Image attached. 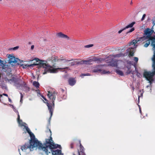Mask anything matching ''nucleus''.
<instances>
[{
    "label": "nucleus",
    "mask_w": 155,
    "mask_h": 155,
    "mask_svg": "<svg viewBox=\"0 0 155 155\" xmlns=\"http://www.w3.org/2000/svg\"><path fill=\"white\" fill-rule=\"evenodd\" d=\"M64 58L61 57L58 58L57 56L52 57V61L53 62L58 61L60 63L61 65H63V61L61 59H64Z\"/></svg>",
    "instance_id": "8"
},
{
    "label": "nucleus",
    "mask_w": 155,
    "mask_h": 155,
    "mask_svg": "<svg viewBox=\"0 0 155 155\" xmlns=\"http://www.w3.org/2000/svg\"><path fill=\"white\" fill-rule=\"evenodd\" d=\"M101 73L102 74H108L110 73V72L108 71H106V70H101Z\"/></svg>",
    "instance_id": "20"
},
{
    "label": "nucleus",
    "mask_w": 155,
    "mask_h": 155,
    "mask_svg": "<svg viewBox=\"0 0 155 155\" xmlns=\"http://www.w3.org/2000/svg\"><path fill=\"white\" fill-rule=\"evenodd\" d=\"M107 5H108L109 6L110 5V4H108Z\"/></svg>",
    "instance_id": "36"
},
{
    "label": "nucleus",
    "mask_w": 155,
    "mask_h": 155,
    "mask_svg": "<svg viewBox=\"0 0 155 155\" xmlns=\"http://www.w3.org/2000/svg\"><path fill=\"white\" fill-rule=\"evenodd\" d=\"M149 87V86H147V87Z\"/></svg>",
    "instance_id": "39"
},
{
    "label": "nucleus",
    "mask_w": 155,
    "mask_h": 155,
    "mask_svg": "<svg viewBox=\"0 0 155 155\" xmlns=\"http://www.w3.org/2000/svg\"><path fill=\"white\" fill-rule=\"evenodd\" d=\"M76 83V81L74 78H70L69 80V83L71 86L74 85Z\"/></svg>",
    "instance_id": "13"
},
{
    "label": "nucleus",
    "mask_w": 155,
    "mask_h": 155,
    "mask_svg": "<svg viewBox=\"0 0 155 155\" xmlns=\"http://www.w3.org/2000/svg\"><path fill=\"white\" fill-rule=\"evenodd\" d=\"M63 61V65L69 66L73 65L75 64V61L73 60H68L64 58V59H61Z\"/></svg>",
    "instance_id": "7"
},
{
    "label": "nucleus",
    "mask_w": 155,
    "mask_h": 155,
    "mask_svg": "<svg viewBox=\"0 0 155 155\" xmlns=\"http://www.w3.org/2000/svg\"><path fill=\"white\" fill-rule=\"evenodd\" d=\"M140 112L141 113V110H140Z\"/></svg>",
    "instance_id": "35"
},
{
    "label": "nucleus",
    "mask_w": 155,
    "mask_h": 155,
    "mask_svg": "<svg viewBox=\"0 0 155 155\" xmlns=\"http://www.w3.org/2000/svg\"><path fill=\"white\" fill-rule=\"evenodd\" d=\"M79 155H80V152H79Z\"/></svg>",
    "instance_id": "37"
},
{
    "label": "nucleus",
    "mask_w": 155,
    "mask_h": 155,
    "mask_svg": "<svg viewBox=\"0 0 155 155\" xmlns=\"http://www.w3.org/2000/svg\"><path fill=\"white\" fill-rule=\"evenodd\" d=\"M10 105L12 108H13V109H14V107L13 105L11 104H10Z\"/></svg>",
    "instance_id": "31"
},
{
    "label": "nucleus",
    "mask_w": 155,
    "mask_h": 155,
    "mask_svg": "<svg viewBox=\"0 0 155 155\" xmlns=\"http://www.w3.org/2000/svg\"><path fill=\"white\" fill-rule=\"evenodd\" d=\"M120 54H119V55H117L115 56V57H120Z\"/></svg>",
    "instance_id": "33"
},
{
    "label": "nucleus",
    "mask_w": 155,
    "mask_h": 155,
    "mask_svg": "<svg viewBox=\"0 0 155 155\" xmlns=\"http://www.w3.org/2000/svg\"><path fill=\"white\" fill-rule=\"evenodd\" d=\"M3 95H4V96H6V99H8V101H9V102H10V103L12 102V101L11 100L9 97H8V95L7 94H3Z\"/></svg>",
    "instance_id": "19"
},
{
    "label": "nucleus",
    "mask_w": 155,
    "mask_h": 155,
    "mask_svg": "<svg viewBox=\"0 0 155 155\" xmlns=\"http://www.w3.org/2000/svg\"><path fill=\"white\" fill-rule=\"evenodd\" d=\"M2 1V0H0V2H1Z\"/></svg>",
    "instance_id": "38"
},
{
    "label": "nucleus",
    "mask_w": 155,
    "mask_h": 155,
    "mask_svg": "<svg viewBox=\"0 0 155 155\" xmlns=\"http://www.w3.org/2000/svg\"><path fill=\"white\" fill-rule=\"evenodd\" d=\"M18 47H14L13 48V49L14 50H16V49H18Z\"/></svg>",
    "instance_id": "29"
},
{
    "label": "nucleus",
    "mask_w": 155,
    "mask_h": 155,
    "mask_svg": "<svg viewBox=\"0 0 155 155\" xmlns=\"http://www.w3.org/2000/svg\"><path fill=\"white\" fill-rule=\"evenodd\" d=\"M116 72L118 74L122 75L123 74V72L121 71L120 70L117 69L116 70Z\"/></svg>",
    "instance_id": "18"
},
{
    "label": "nucleus",
    "mask_w": 155,
    "mask_h": 155,
    "mask_svg": "<svg viewBox=\"0 0 155 155\" xmlns=\"http://www.w3.org/2000/svg\"><path fill=\"white\" fill-rule=\"evenodd\" d=\"M100 66H97L94 68H93L92 69V71L93 72H97L98 71H101V70L100 68Z\"/></svg>",
    "instance_id": "12"
},
{
    "label": "nucleus",
    "mask_w": 155,
    "mask_h": 155,
    "mask_svg": "<svg viewBox=\"0 0 155 155\" xmlns=\"http://www.w3.org/2000/svg\"><path fill=\"white\" fill-rule=\"evenodd\" d=\"M20 117L19 115H18V122L19 126L21 127L24 130L25 129L29 134L31 140L30 142L29 145L28 144H25L22 146H21L18 147V151L20 155H22L24 154L28 153L31 151L33 150L34 148L37 147L39 150L45 151V153L48 154L46 151H45L46 147H47V150L48 151L51 150V147H55L57 145H54L50 141L51 138L50 137V140H46L45 143L43 145H42L41 143H40L38 140L35 138L34 134L32 133L29 129L27 124L22 121L20 120Z\"/></svg>",
    "instance_id": "1"
},
{
    "label": "nucleus",
    "mask_w": 155,
    "mask_h": 155,
    "mask_svg": "<svg viewBox=\"0 0 155 155\" xmlns=\"http://www.w3.org/2000/svg\"><path fill=\"white\" fill-rule=\"evenodd\" d=\"M3 94L2 95L0 94V102H2L3 103L5 102V101L7 99H6V96L5 97H3Z\"/></svg>",
    "instance_id": "15"
},
{
    "label": "nucleus",
    "mask_w": 155,
    "mask_h": 155,
    "mask_svg": "<svg viewBox=\"0 0 155 155\" xmlns=\"http://www.w3.org/2000/svg\"><path fill=\"white\" fill-rule=\"evenodd\" d=\"M131 73L132 74H134V73H133L132 72H131V71H130L128 72H127V73L128 74H130V73Z\"/></svg>",
    "instance_id": "32"
},
{
    "label": "nucleus",
    "mask_w": 155,
    "mask_h": 155,
    "mask_svg": "<svg viewBox=\"0 0 155 155\" xmlns=\"http://www.w3.org/2000/svg\"><path fill=\"white\" fill-rule=\"evenodd\" d=\"M34 60L37 63L36 64H29L28 63V62L27 61H21L20 60L19 61V62H20L19 64H20V66L22 67L23 68H26L28 67L33 66L34 65H38L40 67H42L45 69V71L43 73V74H46L47 72H48L51 73H55L61 69L67 68V67L56 68H55V66L54 65L52 66H51L47 63L46 61H40L38 59L30 61L29 62H31Z\"/></svg>",
    "instance_id": "3"
},
{
    "label": "nucleus",
    "mask_w": 155,
    "mask_h": 155,
    "mask_svg": "<svg viewBox=\"0 0 155 155\" xmlns=\"http://www.w3.org/2000/svg\"><path fill=\"white\" fill-rule=\"evenodd\" d=\"M135 23V22H133L130 24H129L126 27H125V29H126L129 28H131L133 27L134 24Z\"/></svg>",
    "instance_id": "16"
},
{
    "label": "nucleus",
    "mask_w": 155,
    "mask_h": 155,
    "mask_svg": "<svg viewBox=\"0 0 155 155\" xmlns=\"http://www.w3.org/2000/svg\"><path fill=\"white\" fill-rule=\"evenodd\" d=\"M33 85L36 88H37L39 87V83L36 81H34L33 83Z\"/></svg>",
    "instance_id": "17"
},
{
    "label": "nucleus",
    "mask_w": 155,
    "mask_h": 155,
    "mask_svg": "<svg viewBox=\"0 0 155 155\" xmlns=\"http://www.w3.org/2000/svg\"><path fill=\"white\" fill-rule=\"evenodd\" d=\"M47 95L50 99L51 101L52 104L48 103L47 100L43 96H41L42 97L44 100H43L44 102L46 103L48 109L50 113L51 116L52 114L53 109L54 106V101L56 98L55 94L52 92H50V91H48Z\"/></svg>",
    "instance_id": "4"
},
{
    "label": "nucleus",
    "mask_w": 155,
    "mask_h": 155,
    "mask_svg": "<svg viewBox=\"0 0 155 155\" xmlns=\"http://www.w3.org/2000/svg\"><path fill=\"white\" fill-rule=\"evenodd\" d=\"M56 35V36L58 38H65L67 40H68L69 39V38L68 36L65 35L64 34L61 32H59L57 33Z\"/></svg>",
    "instance_id": "9"
},
{
    "label": "nucleus",
    "mask_w": 155,
    "mask_h": 155,
    "mask_svg": "<svg viewBox=\"0 0 155 155\" xmlns=\"http://www.w3.org/2000/svg\"><path fill=\"white\" fill-rule=\"evenodd\" d=\"M134 60L135 61V62L134 63V64L135 65L137 63V62L138 60V58L136 57H134Z\"/></svg>",
    "instance_id": "21"
},
{
    "label": "nucleus",
    "mask_w": 155,
    "mask_h": 155,
    "mask_svg": "<svg viewBox=\"0 0 155 155\" xmlns=\"http://www.w3.org/2000/svg\"><path fill=\"white\" fill-rule=\"evenodd\" d=\"M125 29H125V28H123V29L120 30V31H118V33L119 34L120 33L123 31H124V30Z\"/></svg>",
    "instance_id": "26"
},
{
    "label": "nucleus",
    "mask_w": 155,
    "mask_h": 155,
    "mask_svg": "<svg viewBox=\"0 0 155 155\" xmlns=\"http://www.w3.org/2000/svg\"><path fill=\"white\" fill-rule=\"evenodd\" d=\"M7 56L9 62L10 63H18L20 61L19 59L15 58L13 54H7Z\"/></svg>",
    "instance_id": "6"
},
{
    "label": "nucleus",
    "mask_w": 155,
    "mask_h": 155,
    "mask_svg": "<svg viewBox=\"0 0 155 155\" xmlns=\"http://www.w3.org/2000/svg\"><path fill=\"white\" fill-rule=\"evenodd\" d=\"M34 45H32L31 47V49L33 50L34 49Z\"/></svg>",
    "instance_id": "30"
},
{
    "label": "nucleus",
    "mask_w": 155,
    "mask_h": 155,
    "mask_svg": "<svg viewBox=\"0 0 155 155\" xmlns=\"http://www.w3.org/2000/svg\"><path fill=\"white\" fill-rule=\"evenodd\" d=\"M145 16H146L145 14H143V15L142 17V18H141V20L142 21H143V20L144 19Z\"/></svg>",
    "instance_id": "27"
},
{
    "label": "nucleus",
    "mask_w": 155,
    "mask_h": 155,
    "mask_svg": "<svg viewBox=\"0 0 155 155\" xmlns=\"http://www.w3.org/2000/svg\"><path fill=\"white\" fill-rule=\"evenodd\" d=\"M154 25H155V24H154Z\"/></svg>",
    "instance_id": "41"
},
{
    "label": "nucleus",
    "mask_w": 155,
    "mask_h": 155,
    "mask_svg": "<svg viewBox=\"0 0 155 155\" xmlns=\"http://www.w3.org/2000/svg\"><path fill=\"white\" fill-rule=\"evenodd\" d=\"M84 150V147L81 145L80 146V150L81 152H83Z\"/></svg>",
    "instance_id": "24"
},
{
    "label": "nucleus",
    "mask_w": 155,
    "mask_h": 155,
    "mask_svg": "<svg viewBox=\"0 0 155 155\" xmlns=\"http://www.w3.org/2000/svg\"><path fill=\"white\" fill-rule=\"evenodd\" d=\"M134 29H135L134 28H132L129 31H128L127 32V33L128 34V33L131 32L133 31H134Z\"/></svg>",
    "instance_id": "23"
},
{
    "label": "nucleus",
    "mask_w": 155,
    "mask_h": 155,
    "mask_svg": "<svg viewBox=\"0 0 155 155\" xmlns=\"http://www.w3.org/2000/svg\"><path fill=\"white\" fill-rule=\"evenodd\" d=\"M140 95H138V102L139 103V98L140 96H142L143 91H140Z\"/></svg>",
    "instance_id": "22"
},
{
    "label": "nucleus",
    "mask_w": 155,
    "mask_h": 155,
    "mask_svg": "<svg viewBox=\"0 0 155 155\" xmlns=\"http://www.w3.org/2000/svg\"><path fill=\"white\" fill-rule=\"evenodd\" d=\"M5 64V61L1 60L0 59V65L2 66L3 69H4L6 66Z\"/></svg>",
    "instance_id": "14"
},
{
    "label": "nucleus",
    "mask_w": 155,
    "mask_h": 155,
    "mask_svg": "<svg viewBox=\"0 0 155 155\" xmlns=\"http://www.w3.org/2000/svg\"><path fill=\"white\" fill-rule=\"evenodd\" d=\"M152 30L149 28H147L144 31V33L145 34V36H151L150 35L152 33Z\"/></svg>",
    "instance_id": "11"
},
{
    "label": "nucleus",
    "mask_w": 155,
    "mask_h": 155,
    "mask_svg": "<svg viewBox=\"0 0 155 155\" xmlns=\"http://www.w3.org/2000/svg\"><path fill=\"white\" fill-rule=\"evenodd\" d=\"M82 75H83V76H87V75H87V74H82Z\"/></svg>",
    "instance_id": "34"
},
{
    "label": "nucleus",
    "mask_w": 155,
    "mask_h": 155,
    "mask_svg": "<svg viewBox=\"0 0 155 155\" xmlns=\"http://www.w3.org/2000/svg\"><path fill=\"white\" fill-rule=\"evenodd\" d=\"M93 46V45L92 44L89 45L85 46V47L86 48H90L92 47Z\"/></svg>",
    "instance_id": "25"
},
{
    "label": "nucleus",
    "mask_w": 155,
    "mask_h": 155,
    "mask_svg": "<svg viewBox=\"0 0 155 155\" xmlns=\"http://www.w3.org/2000/svg\"><path fill=\"white\" fill-rule=\"evenodd\" d=\"M48 134L50 136V137H49V138L46 139L45 141H46V140H48V139L50 140V137H51V139L50 141H51H51L50 142L51 143H52L53 144V145H57V146L56 147H54V148L52 147H50L51 148H51V150H49V149H48V150H49V151H47V150L46 149L47 148V147H45L46 149H45V151H47V152L48 153V154L46 153H45V151H44L47 155H48V153H50L51 151L52 152V154L53 155H59L61 153V150H60L57 149V150H55L52 151V149H55V148H58H58H60L61 146L60 145H58V144H55L53 142V141L52 140V138L51 137V131L50 130V129L48 130Z\"/></svg>",
    "instance_id": "5"
},
{
    "label": "nucleus",
    "mask_w": 155,
    "mask_h": 155,
    "mask_svg": "<svg viewBox=\"0 0 155 155\" xmlns=\"http://www.w3.org/2000/svg\"><path fill=\"white\" fill-rule=\"evenodd\" d=\"M131 4H132V2H131Z\"/></svg>",
    "instance_id": "40"
},
{
    "label": "nucleus",
    "mask_w": 155,
    "mask_h": 155,
    "mask_svg": "<svg viewBox=\"0 0 155 155\" xmlns=\"http://www.w3.org/2000/svg\"><path fill=\"white\" fill-rule=\"evenodd\" d=\"M134 50L132 48H129L127 50V53L129 56H132L134 55Z\"/></svg>",
    "instance_id": "10"
},
{
    "label": "nucleus",
    "mask_w": 155,
    "mask_h": 155,
    "mask_svg": "<svg viewBox=\"0 0 155 155\" xmlns=\"http://www.w3.org/2000/svg\"><path fill=\"white\" fill-rule=\"evenodd\" d=\"M23 97V96L22 95V94H21V100H20V102H22V98Z\"/></svg>",
    "instance_id": "28"
},
{
    "label": "nucleus",
    "mask_w": 155,
    "mask_h": 155,
    "mask_svg": "<svg viewBox=\"0 0 155 155\" xmlns=\"http://www.w3.org/2000/svg\"><path fill=\"white\" fill-rule=\"evenodd\" d=\"M141 41H145L143 42L144 43L143 46L145 48H147L149 46L150 44V41H151L152 42L151 45L153 47V54L152 58L153 72H151L146 71L144 72L143 74L144 77L149 81L150 84H151L153 81V77L155 74V36L154 38H153L151 36L148 35L141 37L137 40H133L130 43V45H134V48L136 47L137 46V45H136V44L138 42Z\"/></svg>",
    "instance_id": "2"
}]
</instances>
